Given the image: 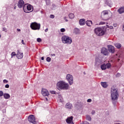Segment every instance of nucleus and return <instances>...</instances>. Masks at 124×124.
Listing matches in <instances>:
<instances>
[{"label":"nucleus","instance_id":"nucleus-37","mask_svg":"<svg viewBox=\"0 0 124 124\" xmlns=\"http://www.w3.org/2000/svg\"><path fill=\"white\" fill-rule=\"evenodd\" d=\"M91 114L92 115H94L95 114V110H92Z\"/></svg>","mask_w":124,"mask_h":124},{"label":"nucleus","instance_id":"nucleus-44","mask_svg":"<svg viewBox=\"0 0 124 124\" xmlns=\"http://www.w3.org/2000/svg\"><path fill=\"white\" fill-rule=\"evenodd\" d=\"M107 5L109 6V7H112V6L109 3H107Z\"/></svg>","mask_w":124,"mask_h":124},{"label":"nucleus","instance_id":"nucleus-57","mask_svg":"<svg viewBox=\"0 0 124 124\" xmlns=\"http://www.w3.org/2000/svg\"><path fill=\"white\" fill-rule=\"evenodd\" d=\"M14 9H16V7H14Z\"/></svg>","mask_w":124,"mask_h":124},{"label":"nucleus","instance_id":"nucleus-6","mask_svg":"<svg viewBox=\"0 0 124 124\" xmlns=\"http://www.w3.org/2000/svg\"><path fill=\"white\" fill-rule=\"evenodd\" d=\"M30 28H31V30H33L34 31H39V30H40V24H38L36 22H33L31 23Z\"/></svg>","mask_w":124,"mask_h":124},{"label":"nucleus","instance_id":"nucleus-25","mask_svg":"<svg viewBox=\"0 0 124 124\" xmlns=\"http://www.w3.org/2000/svg\"><path fill=\"white\" fill-rule=\"evenodd\" d=\"M74 17H75L74 14H70L69 15V18L70 19H74Z\"/></svg>","mask_w":124,"mask_h":124},{"label":"nucleus","instance_id":"nucleus-48","mask_svg":"<svg viewBox=\"0 0 124 124\" xmlns=\"http://www.w3.org/2000/svg\"><path fill=\"white\" fill-rule=\"evenodd\" d=\"M17 31H21V30L19 29H17Z\"/></svg>","mask_w":124,"mask_h":124},{"label":"nucleus","instance_id":"nucleus-32","mask_svg":"<svg viewBox=\"0 0 124 124\" xmlns=\"http://www.w3.org/2000/svg\"><path fill=\"white\" fill-rule=\"evenodd\" d=\"M3 92L2 91H0V97H1V96H3Z\"/></svg>","mask_w":124,"mask_h":124},{"label":"nucleus","instance_id":"nucleus-40","mask_svg":"<svg viewBox=\"0 0 124 124\" xmlns=\"http://www.w3.org/2000/svg\"><path fill=\"white\" fill-rule=\"evenodd\" d=\"M3 83H8V81L6 79H4L3 80Z\"/></svg>","mask_w":124,"mask_h":124},{"label":"nucleus","instance_id":"nucleus-34","mask_svg":"<svg viewBox=\"0 0 124 124\" xmlns=\"http://www.w3.org/2000/svg\"><path fill=\"white\" fill-rule=\"evenodd\" d=\"M60 31L61 32H64V31H65V29L64 28H62Z\"/></svg>","mask_w":124,"mask_h":124},{"label":"nucleus","instance_id":"nucleus-55","mask_svg":"<svg viewBox=\"0 0 124 124\" xmlns=\"http://www.w3.org/2000/svg\"><path fill=\"white\" fill-rule=\"evenodd\" d=\"M0 37H1V35H0Z\"/></svg>","mask_w":124,"mask_h":124},{"label":"nucleus","instance_id":"nucleus-2","mask_svg":"<svg viewBox=\"0 0 124 124\" xmlns=\"http://www.w3.org/2000/svg\"><path fill=\"white\" fill-rule=\"evenodd\" d=\"M110 95L112 100H118L119 98V92H118V90L115 88H111Z\"/></svg>","mask_w":124,"mask_h":124},{"label":"nucleus","instance_id":"nucleus-10","mask_svg":"<svg viewBox=\"0 0 124 124\" xmlns=\"http://www.w3.org/2000/svg\"><path fill=\"white\" fill-rule=\"evenodd\" d=\"M108 50L109 53L111 54H114L115 53V47L112 45L108 46Z\"/></svg>","mask_w":124,"mask_h":124},{"label":"nucleus","instance_id":"nucleus-21","mask_svg":"<svg viewBox=\"0 0 124 124\" xmlns=\"http://www.w3.org/2000/svg\"><path fill=\"white\" fill-rule=\"evenodd\" d=\"M114 46L117 48V49H120V48L122 47V45L120 43H115L114 44Z\"/></svg>","mask_w":124,"mask_h":124},{"label":"nucleus","instance_id":"nucleus-9","mask_svg":"<svg viewBox=\"0 0 124 124\" xmlns=\"http://www.w3.org/2000/svg\"><path fill=\"white\" fill-rule=\"evenodd\" d=\"M28 121L30 123L32 124H35L36 122L35 121V117L32 115H31L28 117Z\"/></svg>","mask_w":124,"mask_h":124},{"label":"nucleus","instance_id":"nucleus-17","mask_svg":"<svg viewBox=\"0 0 124 124\" xmlns=\"http://www.w3.org/2000/svg\"><path fill=\"white\" fill-rule=\"evenodd\" d=\"M117 12H118L119 14H123V13H124V6L121 7L118 10Z\"/></svg>","mask_w":124,"mask_h":124},{"label":"nucleus","instance_id":"nucleus-35","mask_svg":"<svg viewBox=\"0 0 124 124\" xmlns=\"http://www.w3.org/2000/svg\"><path fill=\"white\" fill-rule=\"evenodd\" d=\"M49 17L51 19H54L55 18V16H54V15H50Z\"/></svg>","mask_w":124,"mask_h":124},{"label":"nucleus","instance_id":"nucleus-11","mask_svg":"<svg viewBox=\"0 0 124 124\" xmlns=\"http://www.w3.org/2000/svg\"><path fill=\"white\" fill-rule=\"evenodd\" d=\"M101 53L102 54H103L104 56H108V55H109V51H108V50L107 49V48L105 47H103L101 49Z\"/></svg>","mask_w":124,"mask_h":124},{"label":"nucleus","instance_id":"nucleus-30","mask_svg":"<svg viewBox=\"0 0 124 124\" xmlns=\"http://www.w3.org/2000/svg\"><path fill=\"white\" fill-rule=\"evenodd\" d=\"M46 61L48 62H51V58L50 57H47L46 59Z\"/></svg>","mask_w":124,"mask_h":124},{"label":"nucleus","instance_id":"nucleus-1","mask_svg":"<svg viewBox=\"0 0 124 124\" xmlns=\"http://www.w3.org/2000/svg\"><path fill=\"white\" fill-rule=\"evenodd\" d=\"M57 88L59 90H63V91H66L69 89V84L64 81L61 80L57 82Z\"/></svg>","mask_w":124,"mask_h":124},{"label":"nucleus","instance_id":"nucleus-52","mask_svg":"<svg viewBox=\"0 0 124 124\" xmlns=\"http://www.w3.org/2000/svg\"><path fill=\"white\" fill-rule=\"evenodd\" d=\"M118 75H120V74H119V73H118V74H117V76H118Z\"/></svg>","mask_w":124,"mask_h":124},{"label":"nucleus","instance_id":"nucleus-5","mask_svg":"<svg viewBox=\"0 0 124 124\" xmlns=\"http://www.w3.org/2000/svg\"><path fill=\"white\" fill-rule=\"evenodd\" d=\"M23 10L25 13H30L33 11V7L31 4H25L23 6Z\"/></svg>","mask_w":124,"mask_h":124},{"label":"nucleus","instance_id":"nucleus-60","mask_svg":"<svg viewBox=\"0 0 124 124\" xmlns=\"http://www.w3.org/2000/svg\"><path fill=\"white\" fill-rule=\"evenodd\" d=\"M119 61H120V59H118V62H119Z\"/></svg>","mask_w":124,"mask_h":124},{"label":"nucleus","instance_id":"nucleus-19","mask_svg":"<svg viewBox=\"0 0 124 124\" xmlns=\"http://www.w3.org/2000/svg\"><path fill=\"white\" fill-rule=\"evenodd\" d=\"M101 85L103 88H104L105 89H106L107 87H108V84H107V82H101Z\"/></svg>","mask_w":124,"mask_h":124},{"label":"nucleus","instance_id":"nucleus-45","mask_svg":"<svg viewBox=\"0 0 124 124\" xmlns=\"http://www.w3.org/2000/svg\"><path fill=\"white\" fill-rule=\"evenodd\" d=\"M45 32H47V31H48V28H46L45 30Z\"/></svg>","mask_w":124,"mask_h":124},{"label":"nucleus","instance_id":"nucleus-50","mask_svg":"<svg viewBox=\"0 0 124 124\" xmlns=\"http://www.w3.org/2000/svg\"><path fill=\"white\" fill-rule=\"evenodd\" d=\"M65 22H68V20L67 19H65Z\"/></svg>","mask_w":124,"mask_h":124},{"label":"nucleus","instance_id":"nucleus-18","mask_svg":"<svg viewBox=\"0 0 124 124\" xmlns=\"http://www.w3.org/2000/svg\"><path fill=\"white\" fill-rule=\"evenodd\" d=\"M3 96L5 99H9L10 97V94L8 93H4L3 95Z\"/></svg>","mask_w":124,"mask_h":124},{"label":"nucleus","instance_id":"nucleus-23","mask_svg":"<svg viewBox=\"0 0 124 124\" xmlns=\"http://www.w3.org/2000/svg\"><path fill=\"white\" fill-rule=\"evenodd\" d=\"M86 119L87 120V121L91 122V121H92V117H91V116L87 115L86 117Z\"/></svg>","mask_w":124,"mask_h":124},{"label":"nucleus","instance_id":"nucleus-26","mask_svg":"<svg viewBox=\"0 0 124 124\" xmlns=\"http://www.w3.org/2000/svg\"><path fill=\"white\" fill-rule=\"evenodd\" d=\"M106 68L109 69L111 68V63H108L106 64Z\"/></svg>","mask_w":124,"mask_h":124},{"label":"nucleus","instance_id":"nucleus-20","mask_svg":"<svg viewBox=\"0 0 124 124\" xmlns=\"http://www.w3.org/2000/svg\"><path fill=\"white\" fill-rule=\"evenodd\" d=\"M79 24L80 26H84L85 25V19H80L79 21Z\"/></svg>","mask_w":124,"mask_h":124},{"label":"nucleus","instance_id":"nucleus-46","mask_svg":"<svg viewBox=\"0 0 124 124\" xmlns=\"http://www.w3.org/2000/svg\"><path fill=\"white\" fill-rule=\"evenodd\" d=\"M51 56H52V57H55V56H56V54H51Z\"/></svg>","mask_w":124,"mask_h":124},{"label":"nucleus","instance_id":"nucleus-39","mask_svg":"<svg viewBox=\"0 0 124 124\" xmlns=\"http://www.w3.org/2000/svg\"><path fill=\"white\" fill-rule=\"evenodd\" d=\"M5 88H6V89H8V88H9V84H6L5 86Z\"/></svg>","mask_w":124,"mask_h":124},{"label":"nucleus","instance_id":"nucleus-22","mask_svg":"<svg viewBox=\"0 0 124 124\" xmlns=\"http://www.w3.org/2000/svg\"><path fill=\"white\" fill-rule=\"evenodd\" d=\"M86 25L88 27H91V25H93V22L91 20H88L86 21Z\"/></svg>","mask_w":124,"mask_h":124},{"label":"nucleus","instance_id":"nucleus-58","mask_svg":"<svg viewBox=\"0 0 124 124\" xmlns=\"http://www.w3.org/2000/svg\"><path fill=\"white\" fill-rule=\"evenodd\" d=\"M64 19H66V17H64Z\"/></svg>","mask_w":124,"mask_h":124},{"label":"nucleus","instance_id":"nucleus-14","mask_svg":"<svg viewBox=\"0 0 124 124\" xmlns=\"http://www.w3.org/2000/svg\"><path fill=\"white\" fill-rule=\"evenodd\" d=\"M66 122L67 124H72L73 123V116H71L68 117L66 120Z\"/></svg>","mask_w":124,"mask_h":124},{"label":"nucleus","instance_id":"nucleus-38","mask_svg":"<svg viewBox=\"0 0 124 124\" xmlns=\"http://www.w3.org/2000/svg\"><path fill=\"white\" fill-rule=\"evenodd\" d=\"M112 103H113L114 106H116V105L117 104V102L116 101H113Z\"/></svg>","mask_w":124,"mask_h":124},{"label":"nucleus","instance_id":"nucleus-28","mask_svg":"<svg viewBox=\"0 0 124 124\" xmlns=\"http://www.w3.org/2000/svg\"><path fill=\"white\" fill-rule=\"evenodd\" d=\"M52 10H56V8H57V5H56V4H52Z\"/></svg>","mask_w":124,"mask_h":124},{"label":"nucleus","instance_id":"nucleus-29","mask_svg":"<svg viewBox=\"0 0 124 124\" xmlns=\"http://www.w3.org/2000/svg\"><path fill=\"white\" fill-rule=\"evenodd\" d=\"M14 56H17V54H16L15 52H13L11 53V58H13Z\"/></svg>","mask_w":124,"mask_h":124},{"label":"nucleus","instance_id":"nucleus-42","mask_svg":"<svg viewBox=\"0 0 124 124\" xmlns=\"http://www.w3.org/2000/svg\"><path fill=\"white\" fill-rule=\"evenodd\" d=\"M2 31H6V28L5 27H3L2 28Z\"/></svg>","mask_w":124,"mask_h":124},{"label":"nucleus","instance_id":"nucleus-36","mask_svg":"<svg viewBox=\"0 0 124 124\" xmlns=\"http://www.w3.org/2000/svg\"><path fill=\"white\" fill-rule=\"evenodd\" d=\"M99 25H105V22L103 21H101L99 23Z\"/></svg>","mask_w":124,"mask_h":124},{"label":"nucleus","instance_id":"nucleus-47","mask_svg":"<svg viewBox=\"0 0 124 124\" xmlns=\"http://www.w3.org/2000/svg\"><path fill=\"white\" fill-rule=\"evenodd\" d=\"M41 60H42V61H44V57H42L41 58Z\"/></svg>","mask_w":124,"mask_h":124},{"label":"nucleus","instance_id":"nucleus-16","mask_svg":"<svg viewBox=\"0 0 124 124\" xmlns=\"http://www.w3.org/2000/svg\"><path fill=\"white\" fill-rule=\"evenodd\" d=\"M73 106H72V104L70 103H67L65 105V108L66 109H72Z\"/></svg>","mask_w":124,"mask_h":124},{"label":"nucleus","instance_id":"nucleus-24","mask_svg":"<svg viewBox=\"0 0 124 124\" xmlns=\"http://www.w3.org/2000/svg\"><path fill=\"white\" fill-rule=\"evenodd\" d=\"M101 68L102 70H106V65L105 64H102L101 66Z\"/></svg>","mask_w":124,"mask_h":124},{"label":"nucleus","instance_id":"nucleus-3","mask_svg":"<svg viewBox=\"0 0 124 124\" xmlns=\"http://www.w3.org/2000/svg\"><path fill=\"white\" fill-rule=\"evenodd\" d=\"M94 31L95 34L98 35V36H102V35H104V34H105V31L101 27L95 28Z\"/></svg>","mask_w":124,"mask_h":124},{"label":"nucleus","instance_id":"nucleus-4","mask_svg":"<svg viewBox=\"0 0 124 124\" xmlns=\"http://www.w3.org/2000/svg\"><path fill=\"white\" fill-rule=\"evenodd\" d=\"M62 41L64 44H71L72 38L68 36L64 35L62 37Z\"/></svg>","mask_w":124,"mask_h":124},{"label":"nucleus","instance_id":"nucleus-8","mask_svg":"<svg viewBox=\"0 0 124 124\" xmlns=\"http://www.w3.org/2000/svg\"><path fill=\"white\" fill-rule=\"evenodd\" d=\"M66 78L69 82V85H73V76L70 74L67 75Z\"/></svg>","mask_w":124,"mask_h":124},{"label":"nucleus","instance_id":"nucleus-49","mask_svg":"<svg viewBox=\"0 0 124 124\" xmlns=\"http://www.w3.org/2000/svg\"><path fill=\"white\" fill-rule=\"evenodd\" d=\"M97 61H98V58H96L95 59V62H97Z\"/></svg>","mask_w":124,"mask_h":124},{"label":"nucleus","instance_id":"nucleus-13","mask_svg":"<svg viewBox=\"0 0 124 124\" xmlns=\"http://www.w3.org/2000/svg\"><path fill=\"white\" fill-rule=\"evenodd\" d=\"M42 94L43 95V96H48V95H49V92H48L46 89H42Z\"/></svg>","mask_w":124,"mask_h":124},{"label":"nucleus","instance_id":"nucleus-27","mask_svg":"<svg viewBox=\"0 0 124 124\" xmlns=\"http://www.w3.org/2000/svg\"><path fill=\"white\" fill-rule=\"evenodd\" d=\"M79 30L78 29H76L74 30V32L76 33V34H78L79 32Z\"/></svg>","mask_w":124,"mask_h":124},{"label":"nucleus","instance_id":"nucleus-41","mask_svg":"<svg viewBox=\"0 0 124 124\" xmlns=\"http://www.w3.org/2000/svg\"><path fill=\"white\" fill-rule=\"evenodd\" d=\"M92 99H88V100H87V102H90V103H91V102H92Z\"/></svg>","mask_w":124,"mask_h":124},{"label":"nucleus","instance_id":"nucleus-31","mask_svg":"<svg viewBox=\"0 0 124 124\" xmlns=\"http://www.w3.org/2000/svg\"><path fill=\"white\" fill-rule=\"evenodd\" d=\"M50 93H51L52 94H57V92L51 91H50Z\"/></svg>","mask_w":124,"mask_h":124},{"label":"nucleus","instance_id":"nucleus-51","mask_svg":"<svg viewBox=\"0 0 124 124\" xmlns=\"http://www.w3.org/2000/svg\"><path fill=\"white\" fill-rule=\"evenodd\" d=\"M60 101H61V102H62V100L60 99Z\"/></svg>","mask_w":124,"mask_h":124},{"label":"nucleus","instance_id":"nucleus-54","mask_svg":"<svg viewBox=\"0 0 124 124\" xmlns=\"http://www.w3.org/2000/svg\"><path fill=\"white\" fill-rule=\"evenodd\" d=\"M117 26V25L116 24H114V27H116V26Z\"/></svg>","mask_w":124,"mask_h":124},{"label":"nucleus","instance_id":"nucleus-61","mask_svg":"<svg viewBox=\"0 0 124 124\" xmlns=\"http://www.w3.org/2000/svg\"><path fill=\"white\" fill-rule=\"evenodd\" d=\"M84 74H85V72H84Z\"/></svg>","mask_w":124,"mask_h":124},{"label":"nucleus","instance_id":"nucleus-15","mask_svg":"<svg viewBox=\"0 0 124 124\" xmlns=\"http://www.w3.org/2000/svg\"><path fill=\"white\" fill-rule=\"evenodd\" d=\"M24 0H19V1H18V4H17V6L19 8H22V7H23V6L24 7Z\"/></svg>","mask_w":124,"mask_h":124},{"label":"nucleus","instance_id":"nucleus-12","mask_svg":"<svg viewBox=\"0 0 124 124\" xmlns=\"http://www.w3.org/2000/svg\"><path fill=\"white\" fill-rule=\"evenodd\" d=\"M23 57H24V54H23V52H20V51H19V50H17L16 58L18 60H21V59H23Z\"/></svg>","mask_w":124,"mask_h":124},{"label":"nucleus","instance_id":"nucleus-59","mask_svg":"<svg viewBox=\"0 0 124 124\" xmlns=\"http://www.w3.org/2000/svg\"><path fill=\"white\" fill-rule=\"evenodd\" d=\"M110 29H113V27H111L110 28Z\"/></svg>","mask_w":124,"mask_h":124},{"label":"nucleus","instance_id":"nucleus-33","mask_svg":"<svg viewBox=\"0 0 124 124\" xmlns=\"http://www.w3.org/2000/svg\"><path fill=\"white\" fill-rule=\"evenodd\" d=\"M37 42H41V41H42V40L40 38H38L37 39Z\"/></svg>","mask_w":124,"mask_h":124},{"label":"nucleus","instance_id":"nucleus-56","mask_svg":"<svg viewBox=\"0 0 124 124\" xmlns=\"http://www.w3.org/2000/svg\"><path fill=\"white\" fill-rule=\"evenodd\" d=\"M46 100H48V98H46Z\"/></svg>","mask_w":124,"mask_h":124},{"label":"nucleus","instance_id":"nucleus-43","mask_svg":"<svg viewBox=\"0 0 124 124\" xmlns=\"http://www.w3.org/2000/svg\"><path fill=\"white\" fill-rule=\"evenodd\" d=\"M21 43H22V44H23V45H25V43L24 42V40H22V41H21Z\"/></svg>","mask_w":124,"mask_h":124},{"label":"nucleus","instance_id":"nucleus-7","mask_svg":"<svg viewBox=\"0 0 124 124\" xmlns=\"http://www.w3.org/2000/svg\"><path fill=\"white\" fill-rule=\"evenodd\" d=\"M101 17L103 20L104 21H106V20H108L109 19V15L108 13V11L105 10L103 11L101 13Z\"/></svg>","mask_w":124,"mask_h":124},{"label":"nucleus","instance_id":"nucleus-53","mask_svg":"<svg viewBox=\"0 0 124 124\" xmlns=\"http://www.w3.org/2000/svg\"><path fill=\"white\" fill-rule=\"evenodd\" d=\"M69 124H74V123H70Z\"/></svg>","mask_w":124,"mask_h":124}]
</instances>
